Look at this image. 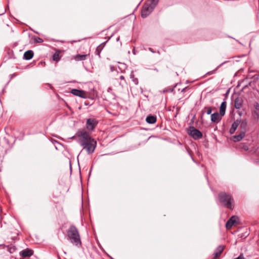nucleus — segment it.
Returning <instances> with one entry per match:
<instances>
[{"label": "nucleus", "instance_id": "obj_1", "mask_svg": "<svg viewBox=\"0 0 259 259\" xmlns=\"http://www.w3.org/2000/svg\"><path fill=\"white\" fill-rule=\"evenodd\" d=\"M79 143L83 148L85 149L88 154L94 152L97 145V142L92 138L89 133L82 131L78 133Z\"/></svg>", "mask_w": 259, "mask_h": 259}, {"label": "nucleus", "instance_id": "obj_2", "mask_svg": "<svg viewBox=\"0 0 259 259\" xmlns=\"http://www.w3.org/2000/svg\"><path fill=\"white\" fill-rule=\"evenodd\" d=\"M67 236L71 243L77 247L81 246L80 236L77 229L74 226H71L67 230Z\"/></svg>", "mask_w": 259, "mask_h": 259}, {"label": "nucleus", "instance_id": "obj_3", "mask_svg": "<svg viewBox=\"0 0 259 259\" xmlns=\"http://www.w3.org/2000/svg\"><path fill=\"white\" fill-rule=\"evenodd\" d=\"M70 92L76 96H78L83 99L89 98L92 100L95 99L97 95V93L94 91L92 92H86L83 90L72 89Z\"/></svg>", "mask_w": 259, "mask_h": 259}, {"label": "nucleus", "instance_id": "obj_4", "mask_svg": "<svg viewBox=\"0 0 259 259\" xmlns=\"http://www.w3.org/2000/svg\"><path fill=\"white\" fill-rule=\"evenodd\" d=\"M219 200L226 207L233 209L234 201L231 195H220Z\"/></svg>", "mask_w": 259, "mask_h": 259}, {"label": "nucleus", "instance_id": "obj_5", "mask_svg": "<svg viewBox=\"0 0 259 259\" xmlns=\"http://www.w3.org/2000/svg\"><path fill=\"white\" fill-rule=\"evenodd\" d=\"M246 132V123H242L240 124L239 131L237 132L239 133L238 134H237L235 136H234L232 137V140L234 142H239L245 136V134Z\"/></svg>", "mask_w": 259, "mask_h": 259}, {"label": "nucleus", "instance_id": "obj_6", "mask_svg": "<svg viewBox=\"0 0 259 259\" xmlns=\"http://www.w3.org/2000/svg\"><path fill=\"white\" fill-rule=\"evenodd\" d=\"M154 7L149 3H145L141 10V16L142 18H146L153 11Z\"/></svg>", "mask_w": 259, "mask_h": 259}, {"label": "nucleus", "instance_id": "obj_7", "mask_svg": "<svg viewBox=\"0 0 259 259\" xmlns=\"http://www.w3.org/2000/svg\"><path fill=\"white\" fill-rule=\"evenodd\" d=\"M188 134L195 140L200 139L202 136V133L194 127H190Z\"/></svg>", "mask_w": 259, "mask_h": 259}, {"label": "nucleus", "instance_id": "obj_8", "mask_svg": "<svg viewBox=\"0 0 259 259\" xmlns=\"http://www.w3.org/2000/svg\"><path fill=\"white\" fill-rule=\"evenodd\" d=\"M98 123L95 118H89L87 120L86 127L88 130L93 131Z\"/></svg>", "mask_w": 259, "mask_h": 259}, {"label": "nucleus", "instance_id": "obj_9", "mask_svg": "<svg viewBox=\"0 0 259 259\" xmlns=\"http://www.w3.org/2000/svg\"><path fill=\"white\" fill-rule=\"evenodd\" d=\"M238 218L236 216H232L227 221L226 227L227 229H230L233 226L237 225Z\"/></svg>", "mask_w": 259, "mask_h": 259}, {"label": "nucleus", "instance_id": "obj_10", "mask_svg": "<svg viewBox=\"0 0 259 259\" xmlns=\"http://www.w3.org/2000/svg\"><path fill=\"white\" fill-rule=\"evenodd\" d=\"M223 116V115L221 114V113L215 112L211 114V120L214 123H218L221 120Z\"/></svg>", "mask_w": 259, "mask_h": 259}, {"label": "nucleus", "instance_id": "obj_11", "mask_svg": "<svg viewBox=\"0 0 259 259\" xmlns=\"http://www.w3.org/2000/svg\"><path fill=\"white\" fill-rule=\"evenodd\" d=\"M33 253V251L32 250L27 248L26 249L22 250L20 252V255L23 258L30 257Z\"/></svg>", "mask_w": 259, "mask_h": 259}, {"label": "nucleus", "instance_id": "obj_12", "mask_svg": "<svg viewBox=\"0 0 259 259\" xmlns=\"http://www.w3.org/2000/svg\"><path fill=\"white\" fill-rule=\"evenodd\" d=\"M255 110L252 112V116L255 120H257L259 118V104L255 103L254 104Z\"/></svg>", "mask_w": 259, "mask_h": 259}, {"label": "nucleus", "instance_id": "obj_13", "mask_svg": "<svg viewBox=\"0 0 259 259\" xmlns=\"http://www.w3.org/2000/svg\"><path fill=\"white\" fill-rule=\"evenodd\" d=\"M89 56V54L79 55L77 54L73 56V59L76 61H80L85 60L87 57Z\"/></svg>", "mask_w": 259, "mask_h": 259}, {"label": "nucleus", "instance_id": "obj_14", "mask_svg": "<svg viewBox=\"0 0 259 259\" xmlns=\"http://www.w3.org/2000/svg\"><path fill=\"white\" fill-rule=\"evenodd\" d=\"M224 249V246L220 245V246H218L216 249V251H215V252L214 253V257L213 259H216L218 257H219L221 255V254L222 253V252L223 251Z\"/></svg>", "mask_w": 259, "mask_h": 259}, {"label": "nucleus", "instance_id": "obj_15", "mask_svg": "<svg viewBox=\"0 0 259 259\" xmlns=\"http://www.w3.org/2000/svg\"><path fill=\"white\" fill-rule=\"evenodd\" d=\"M33 55V52L31 50H28L24 53L23 58L25 60H30L32 58Z\"/></svg>", "mask_w": 259, "mask_h": 259}, {"label": "nucleus", "instance_id": "obj_16", "mask_svg": "<svg viewBox=\"0 0 259 259\" xmlns=\"http://www.w3.org/2000/svg\"><path fill=\"white\" fill-rule=\"evenodd\" d=\"M239 126V123L238 121H234L232 125L231 128H230L229 132L230 134H233L235 133V131L237 130V127Z\"/></svg>", "mask_w": 259, "mask_h": 259}, {"label": "nucleus", "instance_id": "obj_17", "mask_svg": "<svg viewBox=\"0 0 259 259\" xmlns=\"http://www.w3.org/2000/svg\"><path fill=\"white\" fill-rule=\"evenodd\" d=\"M227 106V103L226 101H224L222 103L220 107V113L223 116L225 114L226 109Z\"/></svg>", "mask_w": 259, "mask_h": 259}, {"label": "nucleus", "instance_id": "obj_18", "mask_svg": "<svg viewBox=\"0 0 259 259\" xmlns=\"http://www.w3.org/2000/svg\"><path fill=\"white\" fill-rule=\"evenodd\" d=\"M61 51L60 50H57L55 54L53 56V59L54 61L56 62L59 61L61 59L60 54Z\"/></svg>", "mask_w": 259, "mask_h": 259}, {"label": "nucleus", "instance_id": "obj_19", "mask_svg": "<svg viewBox=\"0 0 259 259\" xmlns=\"http://www.w3.org/2000/svg\"><path fill=\"white\" fill-rule=\"evenodd\" d=\"M146 121L148 123L153 124L156 122V117L155 116L150 115L147 117Z\"/></svg>", "mask_w": 259, "mask_h": 259}, {"label": "nucleus", "instance_id": "obj_20", "mask_svg": "<svg viewBox=\"0 0 259 259\" xmlns=\"http://www.w3.org/2000/svg\"><path fill=\"white\" fill-rule=\"evenodd\" d=\"M103 48V46L102 45L98 46L96 50V54L99 57H100V53Z\"/></svg>", "mask_w": 259, "mask_h": 259}, {"label": "nucleus", "instance_id": "obj_21", "mask_svg": "<svg viewBox=\"0 0 259 259\" xmlns=\"http://www.w3.org/2000/svg\"><path fill=\"white\" fill-rule=\"evenodd\" d=\"M203 112H205L207 114H210L212 112V108L211 107H205Z\"/></svg>", "mask_w": 259, "mask_h": 259}, {"label": "nucleus", "instance_id": "obj_22", "mask_svg": "<svg viewBox=\"0 0 259 259\" xmlns=\"http://www.w3.org/2000/svg\"><path fill=\"white\" fill-rule=\"evenodd\" d=\"M7 247H8V251L11 253H13L16 250V247L14 246H8Z\"/></svg>", "mask_w": 259, "mask_h": 259}, {"label": "nucleus", "instance_id": "obj_23", "mask_svg": "<svg viewBox=\"0 0 259 259\" xmlns=\"http://www.w3.org/2000/svg\"><path fill=\"white\" fill-rule=\"evenodd\" d=\"M34 41L36 43H41L43 42V39L39 37L36 36L34 37Z\"/></svg>", "mask_w": 259, "mask_h": 259}, {"label": "nucleus", "instance_id": "obj_24", "mask_svg": "<svg viewBox=\"0 0 259 259\" xmlns=\"http://www.w3.org/2000/svg\"><path fill=\"white\" fill-rule=\"evenodd\" d=\"M131 77L133 78V81L135 83V84H137L138 83V80L136 78H134V75L132 73L131 74Z\"/></svg>", "mask_w": 259, "mask_h": 259}, {"label": "nucleus", "instance_id": "obj_25", "mask_svg": "<svg viewBox=\"0 0 259 259\" xmlns=\"http://www.w3.org/2000/svg\"><path fill=\"white\" fill-rule=\"evenodd\" d=\"M158 0H151V3H149L151 4V5H153V7L156 5V4L158 3Z\"/></svg>", "mask_w": 259, "mask_h": 259}, {"label": "nucleus", "instance_id": "obj_26", "mask_svg": "<svg viewBox=\"0 0 259 259\" xmlns=\"http://www.w3.org/2000/svg\"><path fill=\"white\" fill-rule=\"evenodd\" d=\"M120 79L121 80H124V77L123 75H121V76H120Z\"/></svg>", "mask_w": 259, "mask_h": 259}, {"label": "nucleus", "instance_id": "obj_27", "mask_svg": "<svg viewBox=\"0 0 259 259\" xmlns=\"http://www.w3.org/2000/svg\"><path fill=\"white\" fill-rule=\"evenodd\" d=\"M78 41H79V40H73V41H71V44H72L74 42H78Z\"/></svg>", "mask_w": 259, "mask_h": 259}, {"label": "nucleus", "instance_id": "obj_28", "mask_svg": "<svg viewBox=\"0 0 259 259\" xmlns=\"http://www.w3.org/2000/svg\"><path fill=\"white\" fill-rule=\"evenodd\" d=\"M5 247V244H0V247H2L3 248H4Z\"/></svg>", "mask_w": 259, "mask_h": 259}, {"label": "nucleus", "instance_id": "obj_29", "mask_svg": "<svg viewBox=\"0 0 259 259\" xmlns=\"http://www.w3.org/2000/svg\"><path fill=\"white\" fill-rule=\"evenodd\" d=\"M186 89H187V88H185L184 89H183L182 92H185Z\"/></svg>", "mask_w": 259, "mask_h": 259}]
</instances>
